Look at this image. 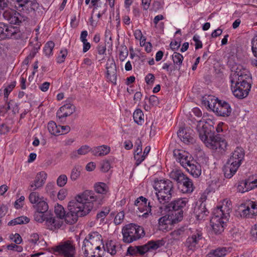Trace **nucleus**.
I'll use <instances>...</instances> for the list:
<instances>
[{"instance_id":"obj_1","label":"nucleus","mask_w":257,"mask_h":257,"mask_svg":"<svg viewBox=\"0 0 257 257\" xmlns=\"http://www.w3.org/2000/svg\"><path fill=\"white\" fill-rule=\"evenodd\" d=\"M96 200V196L92 191L86 190L77 195L74 200L70 201L68 205L69 211L65 215L64 220L66 223H75L79 217L87 215L93 207V202Z\"/></svg>"},{"instance_id":"obj_2","label":"nucleus","mask_w":257,"mask_h":257,"mask_svg":"<svg viewBox=\"0 0 257 257\" xmlns=\"http://www.w3.org/2000/svg\"><path fill=\"white\" fill-rule=\"evenodd\" d=\"M229 80L235 97L243 99L248 96L251 87V77L247 69L240 64L234 65L232 67Z\"/></svg>"},{"instance_id":"obj_3","label":"nucleus","mask_w":257,"mask_h":257,"mask_svg":"<svg viewBox=\"0 0 257 257\" xmlns=\"http://www.w3.org/2000/svg\"><path fill=\"white\" fill-rule=\"evenodd\" d=\"M197 129L200 139L207 147L221 154L225 152L227 143L220 135L209 132L204 125L201 126L200 123L197 125Z\"/></svg>"},{"instance_id":"obj_4","label":"nucleus","mask_w":257,"mask_h":257,"mask_svg":"<svg viewBox=\"0 0 257 257\" xmlns=\"http://www.w3.org/2000/svg\"><path fill=\"white\" fill-rule=\"evenodd\" d=\"M230 212V209L226 205L217 207L214 210L210 223L215 234H220L224 231Z\"/></svg>"},{"instance_id":"obj_5","label":"nucleus","mask_w":257,"mask_h":257,"mask_svg":"<svg viewBox=\"0 0 257 257\" xmlns=\"http://www.w3.org/2000/svg\"><path fill=\"white\" fill-rule=\"evenodd\" d=\"M202 102L218 116H228L231 114L230 105L225 101L219 100L213 96L208 95L203 97Z\"/></svg>"},{"instance_id":"obj_6","label":"nucleus","mask_w":257,"mask_h":257,"mask_svg":"<svg viewBox=\"0 0 257 257\" xmlns=\"http://www.w3.org/2000/svg\"><path fill=\"white\" fill-rule=\"evenodd\" d=\"M244 157V150L241 148L237 147L232 153L223 168L225 177L231 178L236 172L241 164Z\"/></svg>"},{"instance_id":"obj_7","label":"nucleus","mask_w":257,"mask_h":257,"mask_svg":"<svg viewBox=\"0 0 257 257\" xmlns=\"http://www.w3.org/2000/svg\"><path fill=\"white\" fill-rule=\"evenodd\" d=\"M122 241L130 243L143 237L145 235L144 228L135 223H130L124 226L121 230Z\"/></svg>"},{"instance_id":"obj_8","label":"nucleus","mask_w":257,"mask_h":257,"mask_svg":"<svg viewBox=\"0 0 257 257\" xmlns=\"http://www.w3.org/2000/svg\"><path fill=\"white\" fill-rule=\"evenodd\" d=\"M153 186L161 199H164L166 203L171 200L174 192V185L171 181L169 179L155 180Z\"/></svg>"},{"instance_id":"obj_9","label":"nucleus","mask_w":257,"mask_h":257,"mask_svg":"<svg viewBox=\"0 0 257 257\" xmlns=\"http://www.w3.org/2000/svg\"><path fill=\"white\" fill-rule=\"evenodd\" d=\"M188 199L181 198L175 199L164 206L166 211H172V215L174 216V219L177 221L182 220L183 216L184 209L188 203Z\"/></svg>"},{"instance_id":"obj_10","label":"nucleus","mask_w":257,"mask_h":257,"mask_svg":"<svg viewBox=\"0 0 257 257\" xmlns=\"http://www.w3.org/2000/svg\"><path fill=\"white\" fill-rule=\"evenodd\" d=\"M157 201L163 204L166 203L164 199H161L159 196L158 192L156 191L154 193L151 192L150 194H149L147 198L143 196H140L135 200V205L136 206H138V209H141V206L145 207V210L151 212V208L155 206Z\"/></svg>"},{"instance_id":"obj_11","label":"nucleus","mask_w":257,"mask_h":257,"mask_svg":"<svg viewBox=\"0 0 257 257\" xmlns=\"http://www.w3.org/2000/svg\"><path fill=\"white\" fill-rule=\"evenodd\" d=\"M53 253L62 257H74L75 247L72 241L67 240L61 242L52 248Z\"/></svg>"},{"instance_id":"obj_12","label":"nucleus","mask_w":257,"mask_h":257,"mask_svg":"<svg viewBox=\"0 0 257 257\" xmlns=\"http://www.w3.org/2000/svg\"><path fill=\"white\" fill-rule=\"evenodd\" d=\"M21 36L19 27L0 22V41L7 39H18Z\"/></svg>"},{"instance_id":"obj_13","label":"nucleus","mask_w":257,"mask_h":257,"mask_svg":"<svg viewBox=\"0 0 257 257\" xmlns=\"http://www.w3.org/2000/svg\"><path fill=\"white\" fill-rule=\"evenodd\" d=\"M203 238L201 230L197 229L191 230L190 233L184 242V245L188 250L193 251L200 246L199 242Z\"/></svg>"},{"instance_id":"obj_14","label":"nucleus","mask_w":257,"mask_h":257,"mask_svg":"<svg viewBox=\"0 0 257 257\" xmlns=\"http://www.w3.org/2000/svg\"><path fill=\"white\" fill-rule=\"evenodd\" d=\"M240 215L242 218H252L257 216V202L249 201L240 205Z\"/></svg>"},{"instance_id":"obj_15","label":"nucleus","mask_w":257,"mask_h":257,"mask_svg":"<svg viewBox=\"0 0 257 257\" xmlns=\"http://www.w3.org/2000/svg\"><path fill=\"white\" fill-rule=\"evenodd\" d=\"M39 7L36 0H23L19 5H15V8L20 12L26 14L34 15Z\"/></svg>"},{"instance_id":"obj_16","label":"nucleus","mask_w":257,"mask_h":257,"mask_svg":"<svg viewBox=\"0 0 257 257\" xmlns=\"http://www.w3.org/2000/svg\"><path fill=\"white\" fill-rule=\"evenodd\" d=\"M94 243L89 242L87 239H84L82 246L84 254L86 257H101L100 251H101V245H94Z\"/></svg>"},{"instance_id":"obj_17","label":"nucleus","mask_w":257,"mask_h":257,"mask_svg":"<svg viewBox=\"0 0 257 257\" xmlns=\"http://www.w3.org/2000/svg\"><path fill=\"white\" fill-rule=\"evenodd\" d=\"M165 243V241L163 239L150 240L144 245L138 246L139 253L143 255L149 251L157 250L164 245Z\"/></svg>"},{"instance_id":"obj_18","label":"nucleus","mask_w":257,"mask_h":257,"mask_svg":"<svg viewBox=\"0 0 257 257\" xmlns=\"http://www.w3.org/2000/svg\"><path fill=\"white\" fill-rule=\"evenodd\" d=\"M3 16L11 24L18 25L21 23V15L16 10L7 9L3 12Z\"/></svg>"},{"instance_id":"obj_19","label":"nucleus","mask_w":257,"mask_h":257,"mask_svg":"<svg viewBox=\"0 0 257 257\" xmlns=\"http://www.w3.org/2000/svg\"><path fill=\"white\" fill-rule=\"evenodd\" d=\"M106 69L107 70L106 77L107 81H109L113 84H116L117 79L116 67L113 59L107 60L106 64Z\"/></svg>"},{"instance_id":"obj_20","label":"nucleus","mask_w":257,"mask_h":257,"mask_svg":"<svg viewBox=\"0 0 257 257\" xmlns=\"http://www.w3.org/2000/svg\"><path fill=\"white\" fill-rule=\"evenodd\" d=\"M173 153L176 160L185 168L191 163V160H194L189 153L183 150H174Z\"/></svg>"},{"instance_id":"obj_21","label":"nucleus","mask_w":257,"mask_h":257,"mask_svg":"<svg viewBox=\"0 0 257 257\" xmlns=\"http://www.w3.org/2000/svg\"><path fill=\"white\" fill-rule=\"evenodd\" d=\"M47 178V174L44 171H41L37 173L34 181L30 184V190L35 191L41 188L45 183Z\"/></svg>"},{"instance_id":"obj_22","label":"nucleus","mask_w":257,"mask_h":257,"mask_svg":"<svg viewBox=\"0 0 257 257\" xmlns=\"http://www.w3.org/2000/svg\"><path fill=\"white\" fill-rule=\"evenodd\" d=\"M75 111V106L70 103H66L63 106L60 107L59 109L57 112V117L61 119L68 116H70Z\"/></svg>"},{"instance_id":"obj_23","label":"nucleus","mask_w":257,"mask_h":257,"mask_svg":"<svg viewBox=\"0 0 257 257\" xmlns=\"http://www.w3.org/2000/svg\"><path fill=\"white\" fill-rule=\"evenodd\" d=\"M179 189L183 193H191L194 189L193 183L191 179H190L187 175L184 178L183 181H181L178 184Z\"/></svg>"},{"instance_id":"obj_24","label":"nucleus","mask_w":257,"mask_h":257,"mask_svg":"<svg viewBox=\"0 0 257 257\" xmlns=\"http://www.w3.org/2000/svg\"><path fill=\"white\" fill-rule=\"evenodd\" d=\"M63 223V218L57 216L53 217L49 215L48 218L46 220V225L48 228L51 230L60 228Z\"/></svg>"},{"instance_id":"obj_25","label":"nucleus","mask_w":257,"mask_h":257,"mask_svg":"<svg viewBox=\"0 0 257 257\" xmlns=\"http://www.w3.org/2000/svg\"><path fill=\"white\" fill-rule=\"evenodd\" d=\"M191 161V163L185 168L192 176L198 178L201 174V166L195 160Z\"/></svg>"},{"instance_id":"obj_26","label":"nucleus","mask_w":257,"mask_h":257,"mask_svg":"<svg viewBox=\"0 0 257 257\" xmlns=\"http://www.w3.org/2000/svg\"><path fill=\"white\" fill-rule=\"evenodd\" d=\"M178 137L185 144L193 143L194 138L191 134L185 128H180L177 132Z\"/></svg>"},{"instance_id":"obj_27","label":"nucleus","mask_w":257,"mask_h":257,"mask_svg":"<svg viewBox=\"0 0 257 257\" xmlns=\"http://www.w3.org/2000/svg\"><path fill=\"white\" fill-rule=\"evenodd\" d=\"M110 148L106 145H102L94 148L92 149L91 153L95 156H103L109 153Z\"/></svg>"},{"instance_id":"obj_28","label":"nucleus","mask_w":257,"mask_h":257,"mask_svg":"<svg viewBox=\"0 0 257 257\" xmlns=\"http://www.w3.org/2000/svg\"><path fill=\"white\" fill-rule=\"evenodd\" d=\"M170 178L177 182V185L184 180L186 176L182 170L180 169H173L169 175Z\"/></svg>"},{"instance_id":"obj_29","label":"nucleus","mask_w":257,"mask_h":257,"mask_svg":"<svg viewBox=\"0 0 257 257\" xmlns=\"http://www.w3.org/2000/svg\"><path fill=\"white\" fill-rule=\"evenodd\" d=\"M85 239H87L89 242L94 243V245H103L102 236L97 232H93L89 233Z\"/></svg>"},{"instance_id":"obj_30","label":"nucleus","mask_w":257,"mask_h":257,"mask_svg":"<svg viewBox=\"0 0 257 257\" xmlns=\"http://www.w3.org/2000/svg\"><path fill=\"white\" fill-rule=\"evenodd\" d=\"M194 213L197 219H202L208 215L209 212L205 207V204L202 202L199 206L195 207Z\"/></svg>"},{"instance_id":"obj_31","label":"nucleus","mask_w":257,"mask_h":257,"mask_svg":"<svg viewBox=\"0 0 257 257\" xmlns=\"http://www.w3.org/2000/svg\"><path fill=\"white\" fill-rule=\"evenodd\" d=\"M227 252L226 247H218L211 250L205 257H224Z\"/></svg>"},{"instance_id":"obj_32","label":"nucleus","mask_w":257,"mask_h":257,"mask_svg":"<svg viewBox=\"0 0 257 257\" xmlns=\"http://www.w3.org/2000/svg\"><path fill=\"white\" fill-rule=\"evenodd\" d=\"M91 151L92 149L89 146L87 145H84L81 146L77 151H73L71 154V157L73 159H75L78 157V155H84Z\"/></svg>"},{"instance_id":"obj_33","label":"nucleus","mask_w":257,"mask_h":257,"mask_svg":"<svg viewBox=\"0 0 257 257\" xmlns=\"http://www.w3.org/2000/svg\"><path fill=\"white\" fill-rule=\"evenodd\" d=\"M30 220L28 217L22 216L11 220L9 222L8 225L9 226H15L18 224H27L29 222Z\"/></svg>"},{"instance_id":"obj_34","label":"nucleus","mask_w":257,"mask_h":257,"mask_svg":"<svg viewBox=\"0 0 257 257\" xmlns=\"http://www.w3.org/2000/svg\"><path fill=\"white\" fill-rule=\"evenodd\" d=\"M172 222V217L170 218L169 215H165L159 219V224L161 229H166L168 227V225H170Z\"/></svg>"},{"instance_id":"obj_35","label":"nucleus","mask_w":257,"mask_h":257,"mask_svg":"<svg viewBox=\"0 0 257 257\" xmlns=\"http://www.w3.org/2000/svg\"><path fill=\"white\" fill-rule=\"evenodd\" d=\"M134 121L139 125H142L144 121V113L141 109H137L134 112Z\"/></svg>"},{"instance_id":"obj_36","label":"nucleus","mask_w":257,"mask_h":257,"mask_svg":"<svg viewBox=\"0 0 257 257\" xmlns=\"http://www.w3.org/2000/svg\"><path fill=\"white\" fill-rule=\"evenodd\" d=\"M95 191L99 194H106L108 192V188L106 184L102 182H98L94 185Z\"/></svg>"},{"instance_id":"obj_37","label":"nucleus","mask_w":257,"mask_h":257,"mask_svg":"<svg viewBox=\"0 0 257 257\" xmlns=\"http://www.w3.org/2000/svg\"><path fill=\"white\" fill-rule=\"evenodd\" d=\"M48 130L51 134L55 136L58 135L61 133L59 126H57L56 123L53 121H51L48 123Z\"/></svg>"},{"instance_id":"obj_38","label":"nucleus","mask_w":257,"mask_h":257,"mask_svg":"<svg viewBox=\"0 0 257 257\" xmlns=\"http://www.w3.org/2000/svg\"><path fill=\"white\" fill-rule=\"evenodd\" d=\"M43 197H40V194L37 192H31L29 196V199L32 204H37L43 200Z\"/></svg>"},{"instance_id":"obj_39","label":"nucleus","mask_w":257,"mask_h":257,"mask_svg":"<svg viewBox=\"0 0 257 257\" xmlns=\"http://www.w3.org/2000/svg\"><path fill=\"white\" fill-rule=\"evenodd\" d=\"M37 211L41 212H46L48 209V205L46 202L42 200L40 202H38L34 206Z\"/></svg>"},{"instance_id":"obj_40","label":"nucleus","mask_w":257,"mask_h":257,"mask_svg":"<svg viewBox=\"0 0 257 257\" xmlns=\"http://www.w3.org/2000/svg\"><path fill=\"white\" fill-rule=\"evenodd\" d=\"M54 43L52 41H48L45 45L44 48V52L47 56H50L52 54L53 48L54 47Z\"/></svg>"},{"instance_id":"obj_41","label":"nucleus","mask_w":257,"mask_h":257,"mask_svg":"<svg viewBox=\"0 0 257 257\" xmlns=\"http://www.w3.org/2000/svg\"><path fill=\"white\" fill-rule=\"evenodd\" d=\"M35 220L39 222H43L45 221L46 222V220L48 218L49 215L47 214H45V212H41L39 211H36L34 215Z\"/></svg>"},{"instance_id":"obj_42","label":"nucleus","mask_w":257,"mask_h":257,"mask_svg":"<svg viewBox=\"0 0 257 257\" xmlns=\"http://www.w3.org/2000/svg\"><path fill=\"white\" fill-rule=\"evenodd\" d=\"M128 52L126 46L124 45H122L120 48L119 58L120 61H123L127 57Z\"/></svg>"},{"instance_id":"obj_43","label":"nucleus","mask_w":257,"mask_h":257,"mask_svg":"<svg viewBox=\"0 0 257 257\" xmlns=\"http://www.w3.org/2000/svg\"><path fill=\"white\" fill-rule=\"evenodd\" d=\"M113 160V158H109L108 160H104L101 164V170L104 172H106L110 169L111 163Z\"/></svg>"},{"instance_id":"obj_44","label":"nucleus","mask_w":257,"mask_h":257,"mask_svg":"<svg viewBox=\"0 0 257 257\" xmlns=\"http://www.w3.org/2000/svg\"><path fill=\"white\" fill-rule=\"evenodd\" d=\"M172 59L174 64L179 66L178 69H180V66L182 63L183 57L182 54L177 52H174L172 55Z\"/></svg>"},{"instance_id":"obj_45","label":"nucleus","mask_w":257,"mask_h":257,"mask_svg":"<svg viewBox=\"0 0 257 257\" xmlns=\"http://www.w3.org/2000/svg\"><path fill=\"white\" fill-rule=\"evenodd\" d=\"M54 212L57 217L63 219L64 218L65 215L66 214L63 207L61 205H58L57 206L55 207Z\"/></svg>"},{"instance_id":"obj_46","label":"nucleus","mask_w":257,"mask_h":257,"mask_svg":"<svg viewBox=\"0 0 257 257\" xmlns=\"http://www.w3.org/2000/svg\"><path fill=\"white\" fill-rule=\"evenodd\" d=\"M16 82L13 81L10 84L8 85L4 89V98L7 101L8 96L11 93V92L13 90V89L16 86Z\"/></svg>"},{"instance_id":"obj_47","label":"nucleus","mask_w":257,"mask_h":257,"mask_svg":"<svg viewBox=\"0 0 257 257\" xmlns=\"http://www.w3.org/2000/svg\"><path fill=\"white\" fill-rule=\"evenodd\" d=\"M68 52L66 49H63L60 50L59 54L57 58V62L58 63H62L64 62L67 55Z\"/></svg>"},{"instance_id":"obj_48","label":"nucleus","mask_w":257,"mask_h":257,"mask_svg":"<svg viewBox=\"0 0 257 257\" xmlns=\"http://www.w3.org/2000/svg\"><path fill=\"white\" fill-rule=\"evenodd\" d=\"M110 210L108 208H105L104 210L101 211L100 212H98L97 214L96 215V219L97 220H99V221L102 222L105 217L108 214Z\"/></svg>"},{"instance_id":"obj_49","label":"nucleus","mask_w":257,"mask_h":257,"mask_svg":"<svg viewBox=\"0 0 257 257\" xmlns=\"http://www.w3.org/2000/svg\"><path fill=\"white\" fill-rule=\"evenodd\" d=\"M80 174V169L78 167H75L73 168L71 171L70 178L73 181L77 180Z\"/></svg>"},{"instance_id":"obj_50","label":"nucleus","mask_w":257,"mask_h":257,"mask_svg":"<svg viewBox=\"0 0 257 257\" xmlns=\"http://www.w3.org/2000/svg\"><path fill=\"white\" fill-rule=\"evenodd\" d=\"M124 218V213L123 211H120L116 215L114 219V223L115 225L120 224Z\"/></svg>"},{"instance_id":"obj_51","label":"nucleus","mask_w":257,"mask_h":257,"mask_svg":"<svg viewBox=\"0 0 257 257\" xmlns=\"http://www.w3.org/2000/svg\"><path fill=\"white\" fill-rule=\"evenodd\" d=\"M134 158L136 160L135 165L138 166L146 159L145 156L142 155V153H134Z\"/></svg>"},{"instance_id":"obj_52","label":"nucleus","mask_w":257,"mask_h":257,"mask_svg":"<svg viewBox=\"0 0 257 257\" xmlns=\"http://www.w3.org/2000/svg\"><path fill=\"white\" fill-rule=\"evenodd\" d=\"M67 177L64 174L61 175L57 180V184L59 187H63L67 182Z\"/></svg>"},{"instance_id":"obj_53","label":"nucleus","mask_w":257,"mask_h":257,"mask_svg":"<svg viewBox=\"0 0 257 257\" xmlns=\"http://www.w3.org/2000/svg\"><path fill=\"white\" fill-rule=\"evenodd\" d=\"M251 43L252 54L255 58H257V35L253 37Z\"/></svg>"},{"instance_id":"obj_54","label":"nucleus","mask_w":257,"mask_h":257,"mask_svg":"<svg viewBox=\"0 0 257 257\" xmlns=\"http://www.w3.org/2000/svg\"><path fill=\"white\" fill-rule=\"evenodd\" d=\"M127 254L130 256H137L139 254L138 246L128 247L127 250Z\"/></svg>"},{"instance_id":"obj_55","label":"nucleus","mask_w":257,"mask_h":257,"mask_svg":"<svg viewBox=\"0 0 257 257\" xmlns=\"http://www.w3.org/2000/svg\"><path fill=\"white\" fill-rule=\"evenodd\" d=\"M106 248L107 251L111 255H114L116 253V246L111 241L109 243L106 244Z\"/></svg>"},{"instance_id":"obj_56","label":"nucleus","mask_w":257,"mask_h":257,"mask_svg":"<svg viewBox=\"0 0 257 257\" xmlns=\"http://www.w3.org/2000/svg\"><path fill=\"white\" fill-rule=\"evenodd\" d=\"M193 40L195 42V49L197 50L202 48V42L200 40V37L196 34L193 37Z\"/></svg>"},{"instance_id":"obj_57","label":"nucleus","mask_w":257,"mask_h":257,"mask_svg":"<svg viewBox=\"0 0 257 257\" xmlns=\"http://www.w3.org/2000/svg\"><path fill=\"white\" fill-rule=\"evenodd\" d=\"M250 233L252 239L257 241V222L251 227Z\"/></svg>"},{"instance_id":"obj_58","label":"nucleus","mask_w":257,"mask_h":257,"mask_svg":"<svg viewBox=\"0 0 257 257\" xmlns=\"http://www.w3.org/2000/svg\"><path fill=\"white\" fill-rule=\"evenodd\" d=\"M136 149L134 153H142V143L140 138H138L135 142Z\"/></svg>"},{"instance_id":"obj_59","label":"nucleus","mask_w":257,"mask_h":257,"mask_svg":"<svg viewBox=\"0 0 257 257\" xmlns=\"http://www.w3.org/2000/svg\"><path fill=\"white\" fill-rule=\"evenodd\" d=\"M145 79L146 82L149 85L153 84L155 79L154 75L152 73L148 74Z\"/></svg>"},{"instance_id":"obj_60","label":"nucleus","mask_w":257,"mask_h":257,"mask_svg":"<svg viewBox=\"0 0 257 257\" xmlns=\"http://www.w3.org/2000/svg\"><path fill=\"white\" fill-rule=\"evenodd\" d=\"M149 101L150 104L153 106H156L159 104L158 98L154 95H152L149 97Z\"/></svg>"},{"instance_id":"obj_61","label":"nucleus","mask_w":257,"mask_h":257,"mask_svg":"<svg viewBox=\"0 0 257 257\" xmlns=\"http://www.w3.org/2000/svg\"><path fill=\"white\" fill-rule=\"evenodd\" d=\"M11 239L17 244H20L22 241V238L18 233L13 235V237H11Z\"/></svg>"},{"instance_id":"obj_62","label":"nucleus","mask_w":257,"mask_h":257,"mask_svg":"<svg viewBox=\"0 0 257 257\" xmlns=\"http://www.w3.org/2000/svg\"><path fill=\"white\" fill-rule=\"evenodd\" d=\"M10 131L9 127L5 123L0 125V135H5Z\"/></svg>"},{"instance_id":"obj_63","label":"nucleus","mask_w":257,"mask_h":257,"mask_svg":"<svg viewBox=\"0 0 257 257\" xmlns=\"http://www.w3.org/2000/svg\"><path fill=\"white\" fill-rule=\"evenodd\" d=\"M67 194V191L65 189H61L57 195L58 198L60 200H63L65 199V197Z\"/></svg>"},{"instance_id":"obj_64","label":"nucleus","mask_w":257,"mask_h":257,"mask_svg":"<svg viewBox=\"0 0 257 257\" xmlns=\"http://www.w3.org/2000/svg\"><path fill=\"white\" fill-rule=\"evenodd\" d=\"M50 85V83L49 82H45L39 86V88L42 91L46 92L48 90Z\"/></svg>"}]
</instances>
